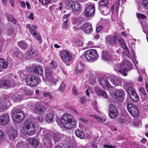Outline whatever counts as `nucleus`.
Listing matches in <instances>:
<instances>
[{"mask_svg":"<svg viewBox=\"0 0 148 148\" xmlns=\"http://www.w3.org/2000/svg\"><path fill=\"white\" fill-rule=\"evenodd\" d=\"M117 121L120 124H122L124 122V120L121 118H119L117 119Z\"/></svg>","mask_w":148,"mask_h":148,"instance_id":"69168bd1","label":"nucleus"},{"mask_svg":"<svg viewBox=\"0 0 148 148\" xmlns=\"http://www.w3.org/2000/svg\"><path fill=\"white\" fill-rule=\"evenodd\" d=\"M86 95L89 96L90 93L93 92L92 89L90 88H89L86 90Z\"/></svg>","mask_w":148,"mask_h":148,"instance_id":"bf43d9fd","label":"nucleus"},{"mask_svg":"<svg viewBox=\"0 0 148 148\" xmlns=\"http://www.w3.org/2000/svg\"><path fill=\"white\" fill-rule=\"evenodd\" d=\"M127 110L131 115L133 117H137L138 116V111L137 107L130 102L127 104Z\"/></svg>","mask_w":148,"mask_h":148,"instance_id":"9d476101","label":"nucleus"},{"mask_svg":"<svg viewBox=\"0 0 148 148\" xmlns=\"http://www.w3.org/2000/svg\"><path fill=\"white\" fill-rule=\"evenodd\" d=\"M84 19L81 17H77L74 18L73 20V24L76 25H79L84 21Z\"/></svg>","mask_w":148,"mask_h":148,"instance_id":"c756f323","label":"nucleus"},{"mask_svg":"<svg viewBox=\"0 0 148 148\" xmlns=\"http://www.w3.org/2000/svg\"><path fill=\"white\" fill-rule=\"evenodd\" d=\"M109 79L111 82L115 86H118L121 84V79L119 77L111 76L110 77Z\"/></svg>","mask_w":148,"mask_h":148,"instance_id":"4be33fe9","label":"nucleus"},{"mask_svg":"<svg viewBox=\"0 0 148 148\" xmlns=\"http://www.w3.org/2000/svg\"><path fill=\"white\" fill-rule=\"evenodd\" d=\"M79 119L85 124H86L88 123V121L86 119L83 118H79Z\"/></svg>","mask_w":148,"mask_h":148,"instance_id":"680f3d73","label":"nucleus"},{"mask_svg":"<svg viewBox=\"0 0 148 148\" xmlns=\"http://www.w3.org/2000/svg\"><path fill=\"white\" fill-rule=\"evenodd\" d=\"M34 54V52L32 50H30L26 52L25 54V58L27 59H29L32 57V55Z\"/></svg>","mask_w":148,"mask_h":148,"instance_id":"37998d69","label":"nucleus"},{"mask_svg":"<svg viewBox=\"0 0 148 148\" xmlns=\"http://www.w3.org/2000/svg\"><path fill=\"white\" fill-rule=\"evenodd\" d=\"M121 46L124 49H126V53L127 54H128L129 53V50L128 49L127 46L126 45L125 42L123 44L121 45Z\"/></svg>","mask_w":148,"mask_h":148,"instance_id":"8fccbe9b","label":"nucleus"},{"mask_svg":"<svg viewBox=\"0 0 148 148\" xmlns=\"http://www.w3.org/2000/svg\"><path fill=\"white\" fill-rule=\"evenodd\" d=\"M127 92L131 99L134 101L137 102L139 99L138 96L135 92L132 90L131 88H129Z\"/></svg>","mask_w":148,"mask_h":148,"instance_id":"f3484780","label":"nucleus"},{"mask_svg":"<svg viewBox=\"0 0 148 148\" xmlns=\"http://www.w3.org/2000/svg\"><path fill=\"white\" fill-rule=\"evenodd\" d=\"M20 92L24 96H30L32 95L34 93L33 90L31 89L26 87H24L20 88Z\"/></svg>","mask_w":148,"mask_h":148,"instance_id":"aec40b11","label":"nucleus"},{"mask_svg":"<svg viewBox=\"0 0 148 148\" xmlns=\"http://www.w3.org/2000/svg\"><path fill=\"white\" fill-rule=\"evenodd\" d=\"M81 29L86 34H90L92 32V28L91 24L89 23L84 24L81 27Z\"/></svg>","mask_w":148,"mask_h":148,"instance_id":"dca6fc26","label":"nucleus"},{"mask_svg":"<svg viewBox=\"0 0 148 148\" xmlns=\"http://www.w3.org/2000/svg\"><path fill=\"white\" fill-rule=\"evenodd\" d=\"M109 110V115L111 119H113L117 117L118 114L117 110L112 104L110 105Z\"/></svg>","mask_w":148,"mask_h":148,"instance_id":"a211bd4d","label":"nucleus"},{"mask_svg":"<svg viewBox=\"0 0 148 148\" xmlns=\"http://www.w3.org/2000/svg\"><path fill=\"white\" fill-rule=\"evenodd\" d=\"M103 27L101 25H100L97 27L96 28V31L97 32L99 33L101 32L102 29H103Z\"/></svg>","mask_w":148,"mask_h":148,"instance_id":"0e129e2a","label":"nucleus"},{"mask_svg":"<svg viewBox=\"0 0 148 148\" xmlns=\"http://www.w3.org/2000/svg\"><path fill=\"white\" fill-rule=\"evenodd\" d=\"M8 137L11 140H13L17 137V131L15 129L12 128L9 129L8 131Z\"/></svg>","mask_w":148,"mask_h":148,"instance_id":"412c9836","label":"nucleus"},{"mask_svg":"<svg viewBox=\"0 0 148 148\" xmlns=\"http://www.w3.org/2000/svg\"><path fill=\"white\" fill-rule=\"evenodd\" d=\"M11 104L10 101L7 99L0 101V112L5 110L11 106Z\"/></svg>","mask_w":148,"mask_h":148,"instance_id":"2eb2a0df","label":"nucleus"},{"mask_svg":"<svg viewBox=\"0 0 148 148\" xmlns=\"http://www.w3.org/2000/svg\"><path fill=\"white\" fill-rule=\"evenodd\" d=\"M142 5L145 8L148 9V0H143Z\"/></svg>","mask_w":148,"mask_h":148,"instance_id":"3c124183","label":"nucleus"},{"mask_svg":"<svg viewBox=\"0 0 148 148\" xmlns=\"http://www.w3.org/2000/svg\"><path fill=\"white\" fill-rule=\"evenodd\" d=\"M25 80L27 85L32 86H36L40 82L39 77L32 75H28L26 77Z\"/></svg>","mask_w":148,"mask_h":148,"instance_id":"0eeeda50","label":"nucleus"},{"mask_svg":"<svg viewBox=\"0 0 148 148\" xmlns=\"http://www.w3.org/2000/svg\"><path fill=\"white\" fill-rule=\"evenodd\" d=\"M53 74L52 70L47 67L45 70V77H42L43 82L51 87L56 85L58 81V78L53 77Z\"/></svg>","mask_w":148,"mask_h":148,"instance_id":"7ed1b4c3","label":"nucleus"},{"mask_svg":"<svg viewBox=\"0 0 148 148\" xmlns=\"http://www.w3.org/2000/svg\"><path fill=\"white\" fill-rule=\"evenodd\" d=\"M72 91L73 94L76 96L79 93L77 89V88L75 86H74L72 89Z\"/></svg>","mask_w":148,"mask_h":148,"instance_id":"6e6d98bb","label":"nucleus"},{"mask_svg":"<svg viewBox=\"0 0 148 148\" xmlns=\"http://www.w3.org/2000/svg\"><path fill=\"white\" fill-rule=\"evenodd\" d=\"M101 11L103 14L104 15H108L110 13V9L108 8H104L101 10Z\"/></svg>","mask_w":148,"mask_h":148,"instance_id":"c03bdc74","label":"nucleus"},{"mask_svg":"<svg viewBox=\"0 0 148 148\" xmlns=\"http://www.w3.org/2000/svg\"><path fill=\"white\" fill-rule=\"evenodd\" d=\"M21 130L26 135H33L36 131L35 124L31 119H27L25 121Z\"/></svg>","mask_w":148,"mask_h":148,"instance_id":"f03ea898","label":"nucleus"},{"mask_svg":"<svg viewBox=\"0 0 148 148\" xmlns=\"http://www.w3.org/2000/svg\"><path fill=\"white\" fill-rule=\"evenodd\" d=\"M65 85L63 82L62 83L59 88V90L60 92H62L65 89Z\"/></svg>","mask_w":148,"mask_h":148,"instance_id":"49530a36","label":"nucleus"},{"mask_svg":"<svg viewBox=\"0 0 148 148\" xmlns=\"http://www.w3.org/2000/svg\"><path fill=\"white\" fill-rule=\"evenodd\" d=\"M62 125L67 129H71L75 127L77 124V121L71 114L66 113L64 114L60 120Z\"/></svg>","mask_w":148,"mask_h":148,"instance_id":"f257e3e1","label":"nucleus"},{"mask_svg":"<svg viewBox=\"0 0 148 148\" xmlns=\"http://www.w3.org/2000/svg\"><path fill=\"white\" fill-rule=\"evenodd\" d=\"M12 112L13 118L17 123H20L24 119L25 117L24 114L20 110H13Z\"/></svg>","mask_w":148,"mask_h":148,"instance_id":"6e6552de","label":"nucleus"},{"mask_svg":"<svg viewBox=\"0 0 148 148\" xmlns=\"http://www.w3.org/2000/svg\"><path fill=\"white\" fill-rule=\"evenodd\" d=\"M95 12V8L94 4L88 3L85 11V15L86 17H90L93 15Z\"/></svg>","mask_w":148,"mask_h":148,"instance_id":"f8f14e48","label":"nucleus"},{"mask_svg":"<svg viewBox=\"0 0 148 148\" xmlns=\"http://www.w3.org/2000/svg\"><path fill=\"white\" fill-rule=\"evenodd\" d=\"M93 116L94 118L99 122L104 123L106 120V119L104 117L97 115H93Z\"/></svg>","mask_w":148,"mask_h":148,"instance_id":"e433bc0d","label":"nucleus"},{"mask_svg":"<svg viewBox=\"0 0 148 148\" xmlns=\"http://www.w3.org/2000/svg\"><path fill=\"white\" fill-rule=\"evenodd\" d=\"M54 115L53 113H49L47 114L45 117V120L48 123H51L54 119Z\"/></svg>","mask_w":148,"mask_h":148,"instance_id":"473e14b6","label":"nucleus"},{"mask_svg":"<svg viewBox=\"0 0 148 148\" xmlns=\"http://www.w3.org/2000/svg\"><path fill=\"white\" fill-rule=\"evenodd\" d=\"M137 16L138 18L143 19L146 18V16L143 14H137Z\"/></svg>","mask_w":148,"mask_h":148,"instance_id":"13d9d810","label":"nucleus"},{"mask_svg":"<svg viewBox=\"0 0 148 148\" xmlns=\"http://www.w3.org/2000/svg\"><path fill=\"white\" fill-rule=\"evenodd\" d=\"M18 73L21 80H23L26 77L27 72L23 70H20L18 71Z\"/></svg>","mask_w":148,"mask_h":148,"instance_id":"ea45409f","label":"nucleus"},{"mask_svg":"<svg viewBox=\"0 0 148 148\" xmlns=\"http://www.w3.org/2000/svg\"><path fill=\"white\" fill-rule=\"evenodd\" d=\"M14 30L13 28L10 29L7 32V34L10 36H12L14 33Z\"/></svg>","mask_w":148,"mask_h":148,"instance_id":"5fc2aeb1","label":"nucleus"},{"mask_svg":"<svg viewBox=\"0 0 148 148\" xmlns=\"http://www.w3.org/2000/svg\"><path fill=\"white\" fill-rule=\"evenodd\" d=\"M97 94L98 96L101 95L106 98H107L108 95L106 92L99 89L96 91Z\"/></svg>","mask_w":148,"mask_h":148,"instance_id":"4c0bfd02","label":"nucleus"},{"mask_svg":"<svg viewBox=\"0 0 148 148\" xmlns=\"http://www.w3.org/2000/svg\"><path fill=\"white\" fill-rule=\"evenodd\" d=\"M40 2L44 4H47L49 3L51 0H38Z\"/></svg>","mask_w":148,"mask_h":148,"instance_id":"052dcab7","label":"nucleus"},{"mask_svg":"<svg viewBox=\"0 0 148 148\" xmlns=\"http://www.w3.org/2000/svg\"><path fill=\"white\" fill-rule=\"evenodd\" d=\"M0 85L1 87L7 88L10 85V82L8 80H3L0 82Z\"/></svg>","mask_w":148,"mask_h":148,"instance_id":"2f4dec72","label":"nucleus"},{"mask_svg":"<svg viewBox=\"0 0 148 148\" xmlns=\"http://www.w3.org/2000/svg\"><path fill=\"white\" fill-rule=\"evenodd\" d=\"M49 135L48 136H50L51 138L52 136V141H54L55 143L59 141L60 138L58 135L51 133L50 132V133H49Z\"/></svg>","mask_w":148,"mask_h":148,"instance_id":"72a5a7b5","label":"nucleus"},{"mask_svg":"<svg viewBox=\"0 0 148 148\" xmlns=\"http://www.w3.org/2000/svg\"><path fill=\"white\" fill-rule=\"evenodd\" d=\"M87 45L88 47H94V45L93 43L91 41H90L87 43Z\"/></svg>","mask_w":148,"mask_h":148,"instance_id":"e2e57ef3","label":"nucleus"},{"mask_svg":"<svg viewBox=\"0 0 148 148\" xmlns=\"http://www.w3.org/2000/svg\"><path fill=\"white\" fill-rule=\"evenodd\" d=\"M27 71L35 72L39 76H42L43 74V71L42 68L40 66L37 67L34 66H27L26 67Z\"/></svg>","mask_w":148,"mask_h":148,"instance_id":"4468645a","label":"nucleus"},{"mask_svg":"<svg viewBox=\"0 0 148 148\" xmlns=\"http://www.w3.org/2000/svg\"><path fill=\"white\" fill-rule=\"evenodd\" d=\"M102 58L104 60L106 61H111L113 59L112 55L107 53L106 51L103 52Z\"/></svg>","mask_w":148,"mask_h":148,"instance_id":"bb28decb","label":"nucleus"},{"mask_svg":"<svg viewBox=\"0 0 148 148\" xmlns=\"http://www.w3.org/2000/svg\"><path fill=\"white\" fill-rule=\"evenodd\" d=\"M89 78L90 84L92 85H93L96 83V78L95 76L93 74H90Z\"/></svg>","mask_w":148,"mask_h":148,"instance_id":"58836bf2","label":"nucleus"},{"mask_svg":"<svg viewBox=\"0 0 148 148\" xmlns=\"http://www.w3.org/2000/svg\"><path fill=\"white\" fill-rule=\"evenodd\" d=\"M84 60L93 61L96 60L99 57L97 51L95 49L87 50L84 53Z\"/></svg>","mask_w":148,"mask_h":148,"instance_id":"423d86ee","label":"nucleus"},{"mask_svg":"<svg viewBox=\"0 0 148 148\" xmlns=\"http://www.w3.org/2000/svg\"><path fill=\"white\" fill-rule=\"evenodd\" d=\"M121 46L124 49H126V53L127 54H128L129 53V50L128 49L127 46L126 45L125 42L123 44L121 45Z\"/></svg>","mask_w":148,"mask_h":148,"instance_id":"09e8293b","label":"nucleus"},{"mask_svg":"<svg viewBox=\"0 0 148 148\" xmlns=\"http://www.w3.org/2000/svg\"><path fill=\"white\" fill-rule=\"evenodd\" d=\"M49 133L50 131L47 129L42 128L40 130V134L43 138L45 143L44 145L47 148H51L53 146L52 136L51 138L50 136L47 135H49Z\"/></svg>","mask_w":148,"mask_h":148,"instance_id":"39448f33","label":"nucleus"},{"mask_svg":"<svg viewBox=\"0 0 148 148\" xmlns=\"http://www.w3.org/2000/svg\"><path fill=\"white\" fill-rule=\"evenodd\" d=\"M121 63L124 73H126L131 69L132 64L130 62L124 61Z\"/></svg>","mask_w":148,"mask_h":148,"instance_id":"b1692460","label":"nucleus"},{"mask_svg":"<svg viewBox=\"0 0 148 148\" xmlns=\"http://www.w3.org/2000/svg\"><path fill=\"white\" fill-rule=\"evenodd\" d=\"M84 69L83 65L81 64H78L76 68L75 71L77 73H79L81 72Z\"/></svg>","mask_w":148,"mask_h":148,"instance_id":"79ce46f5","label":"nucleus"},{"mask_svg":"<svg viewBox=\"0 0 148 148\" xmlns=\"http://www.w3.org/2000/svg\"><path fill=\"white\" fill-rule=\"evenodd\" d=\"M26 27L29 29L30 33L33 36H34V35L36 34V31L34 29V28L35 29H37V27L36 25H34L28 24L26 25Z\"/></svg>","mask_w":148,"mask_h":148,"instance_id":"393cba45","label":"nucleus"},{"mask_svg":"<svg viewBox=\"0 0 148 148\" xmlns=\"http://www.w3.org/2000/svg\"><path fill=\"white\" fill-rule=\"evenodd\" d=\"M9 116L8 114H5L0 117V124L5 125L8 123L9 121Z\"/></svg>","mask_w":148,"mask_h":148,"instance_id":"5701e85b","label":"nucleus"},{"mask_svg":"<svg viewBox=\"0 0 148 148\" xmlns=\"http://www.w3.org/2000/svg\"><path fill=\"white\" fill-rule=\"evenodd\" d=\"M75 133L76 136L80 138L81 139H83L85 137V136L84 134L80 130L77 129L75 131Z\"/></svg>","mask_w":148,"mask_h":148,"instance_id":"c9c22d12","label":"nucleus"},{"mask_svg":"<svg viewBox=\"0 0 148 148\" xmlns=\"http://www.w3.org/2000/svg\"><path fill=\"white\" fill-rule=\"evenodd\" d=\"M68 19H66L63 23L62 25V28L65 30L68 27Z\"/></svg>","mask_w":148,"mask_h":148,"instance_id":"de8ad7c7","label":"nucleus"},{"mask_svg":"<svg viewBox=\"0 0 148 148\" xmlns=\"http://www.w3.org/2000/svg\"><path fill=\"white\" fill-rule=\"evenodd\" d=\"M57 66V64L54 61H52L50 64V67L52 68H55Z\"/></svg>","mask_w":148,"mask_h":148,"instance_id":"603ef678","label":"nucleus"},{"mask_svg":"<svg viewBox=\"0 0 148 148\" xmlns=\"http://www.w3.org/2000/svg\"><path fill=\"white\" fill-rule=\"evenodd\" d=\"M60 56L62 60L64 63L71 61L72 58V55L69 51L63 50L60 52Z\"/></svg>","mask_w":148,"mask_h":148,"instance_id":"1a4fd4ad","label":"nucleus"},{"mask_svg":"<svg viewBox=\"0 0 148 148\" xmlns=\"http://www.w3.org/2000/svg\"><path fill=\"white\" fill-rule=\"evenodd\" d=\"M8 19L10 21L13 23H14L15 24L16 23V20L14 19V18L12 16H9Z\"/></svg>","mask_w":148,"mask_h":148,"instance_id":"4d7b16f0","label":"nucleus"},{"mask_svg":"<svg viewBox=\"0 0 148 148\" xmlns=\"http://www.w3.org/2000/svg\"><path fill=\"white\" fill-rule=\"evenodd\" d=\"M23 97V95H21L20 93H17L12 96L11 99L15 102H18L22 100Z\"/></svg>","mask_w":148,"mask_h":148,"instance_id":"c85d7f7f","label":"nucleus"},{"mask_svg":"<svg viewBox=\"0 0 148 148\" xmlns=\"http://www.w3.org/2000/svg\"><path fill=\"white\" fill-rule=\"evenodd\" d=\"M65 7L67 9L71 10L75 15L79 14L82 10L81 4L77 1H73L66 2L65 3Z\"/></svg>","mask_w":148,"mask_h":148,"instance_id":"20e7f679","label":"nucleus"},{"mask_svg":"<svg viewBox=\"0 0 148 148\" xmlns=\"http://www.w3.org/2000/svg\"><path fill=\"white\" fill-rule=\"evenodd\" d=\"M46 110V109L45 106L38 103H36L34 105L33 111L35 114H42L44 113Z\"/></svg>","mask_w":148,"mask_h":148,"instance_id":"9b49d317","label":"nucleus"},{"mask_svg":"<svg viewBox=\"0 0 148 148\" xmlns=\"http://www.w3.org/2000/svg\"><path fill=\"white\" fill-rule=\"evenodd\" d=\"M118 42L121 45L125 42L123 38H121L119 39Z\"/></svg>","mask_w":148,"mask_h":148,"instance_id":"774afa93","label":"nucleus"},{"mask_svg":"<svg viewBox=\"0 0 148 148\" xmlns=\"http://www.w3.org/2000/svg\"><path fill=\"white\" fill-rule=\"evenodd\" d=\"M18 45L21 49H26L28 46L27 43L24 40L18 42Z\"/></svg>","mask_w":148,"mask_h":148,"instance_id":"f704fd0d","label":"nucleus"},{"mask_svg":"<svg viewBox=\"0 0 148 148\" xmlns=\"http://www.w3.org/2000/svg\"><path fill=\"white\" fill-rule=\"evenodd\" d=\"M104 147L107 148H116V147L114 146H112L111 145H104Z\"/></svg>","mask_w":148,"mask_h":148,"instance_id":"338daca9","label":"nucleus"},{"mask_svg":"<svg viewBox=\"0 0 148 148\" xmlns=\"http://www.w3.org/2000/svg\"><path fill=\"white\" fill-rule=\"evenodd\" d=\"M7 63L3 59H0V68L1 69H5L7 66Z\"/></svg>","mask_w":148,"mask_h":148,"instance_id":"a19ab883","label":"nucleus"},{"mask_svg":"<svg viewBox=\"0 0 148 148\" xmlns=\"http://www.w3.org/2000/svg\"><path fill=\"white\" fill-rule=\"evenodd\" d=\"M117 39V36H108L106 38L107 41L110 44H114L115 43Z\"/></svg>","mask_w":148,"mask_h":148,"instance_id":"cd10ccee","label":"nucleus"},{"mask_svg":"<svg viewBox=\"0 0 148 148\" xmlns=\"http://www.w3.org/2000/svg\"><path fill=\"white\" fill-rule=\"evenodd\" d=\"M29 143L31 145V147L35 148L38 145L39 143L38 140L35 138H30L28 139Z\"/></svg>","mask_w":148,"mask_h":148,"instance_id":"a878e982","label":"nucleus"},{"mask_svg":"<svg viewBox=\"0 0 148 148\" xmlns=\"http://www.w3.org/2000/svg\"><path fill=\"white\" fill-rule=\"evenodd\" d=\"M114 95L115 98L120 101L123 99V94L122 92L119 90H117L115 92Z\"/></svg>","mask_w":148,"mask_h":148,"instance_id":"7c9ffc66","label":"nucleus"},{"mask_svg":"<svg viewBox=\"0 0 148 148\" xmlns=\"http://www.w3.org/2000/svg\"><path fill=\"white\" fill-rule=\"evenodd\" d=\"M108 0H101L99 2V5L101 6H106L108 3Z\"/></svg>","mask_w":148,"mask_h":148,"instance_id":"a18cd8bd","label":"nucleus"},{"mask_svg":"<svg viewBox=\"0 0 148 148\" xmlns=\"http://www.w3.org/2000/svg\"><path fill=\"white\" fill-rule=\"evenodd\" d=\"M114 70L116 72H119L123 76H126L127 75V73H124L123 68V66L122 65V63H118L115 64L114 67Z\"/></svg>","mask_w":148,"mask_h":148,"instance_id":"6ab92c4d","label":"nucleus"},{"mask_svg":"<svg viewBox=\"0 0 148 148\" xmlns=\"http://www.w3.org/2000/svg\"><path fill=\"white\" fill-rule=\"evenodd\" d=\"M98 80L100 85L104 88L109 89L113 88V86L110 84L107 78L106 77H101L99 78Z\"/></svg>","mask_w":148,"mask_h":148,"instance_id":"ddd939ff","label":"nucleus"},{"mask_svg":"<svg viewBox=\"0 0 148 148\" xmlns=\"http://www.w3.org/2000/svg\"><path fill=\"white\" fill-rule=\"evenodd\" d=\"M5 137V134L3 132L0 130V142L3 140Z\"/></svg>","mask_w":148,"mask_h":148,"instance_id":"864d4df0","label":"nucleus"}]
</instances>
